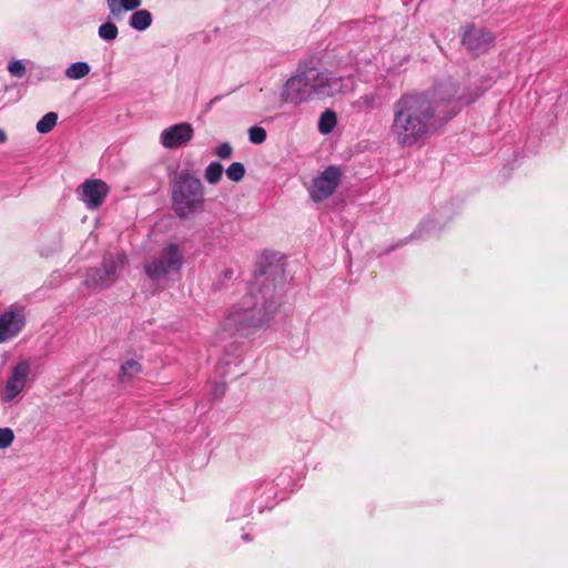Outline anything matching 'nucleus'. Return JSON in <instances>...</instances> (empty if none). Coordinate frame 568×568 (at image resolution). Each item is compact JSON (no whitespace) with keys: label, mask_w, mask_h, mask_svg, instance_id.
<instances>
[{"label":"nucleus","mask_w":568,"mask_h":568,"mask_svg":"<svg viewBox=\"0 0 568 568\" xmlns=\"http://www.w3.org/2000/svg\"><path fill=\"white\" fill-rule=\"evenodd\" d=\"M58 121V114L54 112H48L37 123V131L41 134L49 133Z\"/></svg>","instance_id":"nucleus-21"},{"label":"nucleus","mask_w":568,"mask_h":568,"mask_svg":"<svg viewBox=\"0 0 568 568\" xmlns=\"http://www.w3.org/2000/svg\"><path fill=\"white\" fill-rule=\"evenodd\" d=\"M29 374L30 365L26 361L18 363L12 368L2 393L3 402L8 403L13 400L23 390Z\"/></svg>","instance_id":"nucleus-10"},{"label":"nucleus","mask_w":568,"mask_h":568,"mask_svg":"<svg viewBox=\"0 0 568 568\" xmlns=\"http://www.w3.org/2000/svg\"><path fill=\"white\" fill-rule=\"evenodd\" d=\"M233 154V148L229 142L219 144L215 149V155L220 159H230Z\"/></svg>","instance_id":"nucleus-27"},{"label":"nucleus","mask_w":568,"mask_h":568,"mask_svg":"<svg viewBox=\"0 0 568 568\" xmlns=\"http://www.w3.org/2000/svg\"><path fill=\"white\" fill-rule=\"evenodd\" d=\"M342 178L338 166L329 165L313 180L310 195L314 202H321L329 197L337 189Z\"/></svg>","instance_id":"nucleus-6"},{"label":"nucleus","mask_w":568,"mask_h":568,"mask_svg":"<svg viewBox=\"0 0 568 568\" xmlns=\"http://www.w3.org/2000/svg\"><path fill=\"white\" fill-rule=\"evenodd\" d=\"M8 141V135L4 130L0 129V144H4Z\"/></svg>","instance_id":"nucleus-28"},{"label":"nucleus","mask_w":568,"mask_h":568,"mask_svg":"<svg viewBox=\"0 0 568 568\" xmlns=\"http://www.w3.org/2000/svg\"><path fill=\"white\" fill-rule=\"evenodd\" d=\"M494 40L491 32L474 26L466 27L462 37V43L475 55L486 52Z\"/></svg>","instance_id":"nucleus-8"},{"label":"nucleus","mask_w":568,"mask_h":568,"mask_svg":"<svg viewBox=\"0 0 568 568\" xmlns=\"http://www.w3.org/2000/svg\"><path fill=\"white\" fill-rule=\"evenodd\" d=\"M105 273L101 267H93L88 270L84 285L94 290H103L109 287L113 282L111 278H104Z\"/></svg>","instance_id":"nucleus-14"},{"label":"nucleus","mask_w":568,"mask_h":568,"mask_svg":"<svg viewBox=\"0 0 568 568\" xmlns=\"http://www.w3.org/2000/svg\"><path fill=\"white\" fill-rule=\"evenodd\" d=\"M14 439L12 429L0 428V449L9 447Z\"/></svg>","instance_id":"nucleus-24"},{"label":"nucleus","mask_w":568,"mask_h":568,"mask_svg":"<svg viewBox=\"0 0 568 568\" xmlns=\"http://www.w3.org/2000/svg\"><path fill=\"white\" fill-rule=\"evenodd\" d=\"M274 273L272 265L262 266L254 274L250 283L248 294L243 298L240 307L234 308L223 320L221 326L229 334L247 335L265 326L276 310L274 300V284L265 282Z\"/></svg>","instance_id":"nucleus-2"},{"label":"nucleus","mask_w":568,"mask_h":568,"mask_svg":"<svg viewBox=\"0 0 568 568\" xmlns=\"http://www.w3.org/2000/svg\"><path fill=\"white\" fill-rule=\"evenodd\" d=\"M248 513H250L248 510H245V511L243 513V516H246Z\"/></svg>","instance_id":"nucleus-32"},{"label":"nucleus","mask_w":568,"mask_h":568,"mask_svg":"<svg viewBox=\"0 0 568 568\" xmlns=\"http://www.w3.org/2000/svg\"><path fill=\"white\" fill-rule=\"evenodd\" d=\"M242 538L245 540V541H248L250 538H248V535H243Z\"/></svg>","instance_id":"nucleus-31"},{"label":"nucleus","mask_w":568,"mask_h":568,"mask_svg":"<svg viewBox=\"0 0 568 568\" xmlns=\"http://www.w3.org/2000/svg\"><path fill=\"white\" fill-rule=\"evenodd\" d=\"M26 326L23 308L10 307L0 314V344L17 337Z\"/></svg>","instance_id":"nucleus-7"},{"label":"nucleus","mask_w":568,"mask_h":568,"mask_svg":"<svg viewBox=\"0 0 568 568\" xmlns=\"http://www.w3.org/2000/svg\"><path fill=\"white\" fill-rule=\"evenodd\" d=\"M216 393L223 394L224 393V385L216 388Z\"/></svg>","instance_id":"nucleus-30"},{"label":"nucleus","mask_w":568,"mask_h":568,"mask_svg":"<svg viewBox=\"0 0 568 568\" xmlns=\"http://www.w3.org/2000/svg\"><path fill=\"white\" fill-rule=\"evenodd\" d=\"M183 263V248L176 243H170L159 254L146 261L143 264V270L153 282L166 283L180 277Z\"/></svg>","instance_id":"nucleus-5"},{"label":"nucleus","mask_w":568,"mask_h":568,"mask_svg":"<svg viewBox=\"0 0 568 568\" xmlns=\"http://www.w3.org/2000/svg\"><path fill=\"white\" fill-rule=\"evenodd\" d=\"M90 65L87 62L79 61L68 67L64 74L68 79L80 80L87 77L90 73Z\"/></svg>","instance_id":"nucleus-18"},{"label":"nucleus","mask_w":568,"mask_h":568,"mask_svg":"<svg viewBox=\"0 0 568 568\" xmlns=\"http://www.w3.org/2000/svg\"><path fill=\"white\" fill-rule=\"evenodd\" d=\"M8 71L14 78H22L26 73V67L20 60H14L9 63Z\"/></svg>","instance_id":"nucleus-25"},{"label":"nucleus","mask_w":568,"mask_h":568,"mask_svg":"<svg viewBox=\"0 0 568 568\" xmlns=\"http://www.w3.org/2000/svg\"><path fill=\"white\" fill-rule=\"evenodd\" d=\"M346 81H352V78L337 75L327 69L298 68L285 82L282 98L294 105L322 101L344 92L347 88Z\"/></svg>","instance_id":"nucleus-3"},{"label":"nucleus","mask_w":568,"mask_h":568,"mask_svg":"<svg viewBox=\"0 0 568 568\" xmlns=\"http://www.w3.org/2000/svg\"><path fill=\"white\" fill-rule=\"evenodd\" d=\"M80 199L90 210L98 209L109 194V185L100 179H89L81 184Z\"/></svg>","instance_id":"nucleus-9"},{"label":"nucleus","mask_w":568,"mask_h":568,"mask_svg":"<svg viewBox=\"0 0 568 568\" xmlns=\"http://www.w3.org/2000/svg\"><path fill=\"white\" fill-rule=\"evenodd\" d=\"M152 14L146 9L134 10L129 20V26L136 31H144L152 24Z\"/></svg>","instance_id":"nucleus-15"},{"label":"nucleus","mask_w":568,"mask_h":568,"mask_svg":"<svg viewBox=\"0 0 568 568\" xmlns=\"http://www.w3.org/2000/svg\"><path fill=\"white\" fill-rule=\"evenodd\" d=\"M245 166L241 162H233L225 171L227 179L233 182H240L245 175Z\"/></svg>","instance_id":"nucleus-22"},{"label":"nucleus","mask_w":568,"mask_h":568,"mask_svg":"<svg viewBox=\"0 0 568 568\" xmlns=\"http://www.w3.org/2000/svg\"><path fill=\"white\" fill-rule=\"evenodd\" d=\"M194 134L192 125L187 122L171 125L162 131L160 141L166 149H176L189 143Z\"/></svg>","instance_id":"nucleus-11"},{"label":"nucleus","mask_w":568,"mask_h":568,"mask_svg":"<svg viewBox=\"0 0 568 568\" xmlns=\"http://www.w3.org/2000/svg\"><path fill=\"white\" fill-rule=\"evenodd\" d=\"M356 105L365 109H373L376 106V95L373 93L362 95L355 103Z\"/></svg>","instance_id":"nucleus-26"},{"label":"nucleus","mask_w":568,"mask_h":568,"mask_svg":"<svg viewBox=\"0 0 568 568\" xmlns=\"http://www.w3.org/2000/svg\"><path fill=\"white\" fill-rule=\"evenodd\" d=\"M222 97L221 95H216L214 97L212 100H210V102L207 103V109H211L213 106V104L219 101Z\"/></svg>","instance_id":"nucleus-29"},{"label":"nucleus","mask_w":568,"mask_h":568,"mask_svg":"<svg viewBox=\"0 0 568 568\" xmlns=\"http://www.w3.org/2000/svg\"><path fill=\"white\" fill-rule=\"evenodd\" d=\"M98 34L102 40L111 42L118 38L119 30L113 22L106 21L99 27Z\"/></svg>","instance_id":"nucleus-20"},{"label":"nucleus","mask_w":568,"mask_h":568,"mask_svg":"<svg viewBox=\"0 0 568 568\" xmlns=\"http://www.w3.org/2000/svg\"><path fill=\"white\" fill-rule=\"evenodd\" d=\"M172 205L180 219H187L201 211L204 205V187L199 178L189 173H180L171 187Z\"/></svg>","instance_id":"nucleus-4"},{"label":"nucleus","mask_w":568,"mask_h":568,"mask_svg":"<svg viewBox=\"0 0 568 568\" xmlns=\"http://www.w3.org/2000/svg\"><path fill=\"white\" fill-rule=\"evenodd\" d=\"M142 366L135 359H128L120 367L119 382L121 384L130 383L135 375L141 373Z\"/></svg>","instance_id":"nucleus-16"},{"label":"nucleus","mask_w":568,"mask_h":568,"mask_svg":"<svg viewBox=\"0 0 568 568\" xmlns=\"http://www.w3.org/2000/svg\"><path fill=\"white\" fill-rule=\"evenodd\" d=\"M109 9V18L120 20L124 12L138 9L142 0H105Z\"/></svg>","instance_id":"nucleus-13"},{"label":"nucleus","mask_w":568,"mask_h":568,"mask_svg":"<svg viewBox=\"0 0 568 568\" xmlns=\"http://www.w3.org/2000/svg\"><path fill=\"white\" fill-rule=\"evenodd\" d=\"M479 95V91L467 93L453 79L442 81L432 91L403 94L393 104L389 133L398 145L412 148Z\"/></svg>","instance_id":"nucleus-1"},{"label":"nucleus","mask_w":568,"mask_h":568,"mask_svg":"<svg viewBox=\"0 0 568 568\" xmlns=\"http://www.w3.org/2000/svg\"><path fill=\"white\" fill-rule=\"evenodd\" d=\"M224 169L220 162H211L205 171H204V178L207 183L210 184H216L221 181L223 175Z\"/></svg>","instance_id":"nucleus-19"},{"label":"nucleus","mask_w":568,"mask_h":568,"mask_svg":"<svg viewBox=\"0 0 568 568\" xmlns=\"http://www.w3.org/2000/svg\"><path fill=\"white\" fill-rule=\"evenodd\" d=\"M125 263L126 256L124 253L104 256L101 263V268L105 273L104 278H111V281L114 283Z\"/></svg>","instance_id":"nucleus-12"},{"label":"nucleus","mask_w":568,"mask_h":568,"mask_svg":"<svg viewBox=\"0 0 568 568\" xmlns=\"http://www.w3.org/2000/svg\"><path fill=\"white\" fill-rule=\"evenodd\" d=\"M336 123H337L336 113L333 110L327 109L324 112H322L320 120H318L317 128L322 134H328L333 131Z\"/></svg>","instance_id":"nucleus-17"},{"label":"nucleus","mask_w":568,"mask_h":568,"mask_svg":"<svg viewBox=\"0 0 568 568\" xmlns=\"http://www.w3.org/2000/svg\"><path fill=\"white\" fill-rule=\"evenodd\" d=\"M248 139L254 144H262L266 140V131L261 126H251L248 129Z\"/></svg>","instance_id":"nucleus-23"}]
</instances>
